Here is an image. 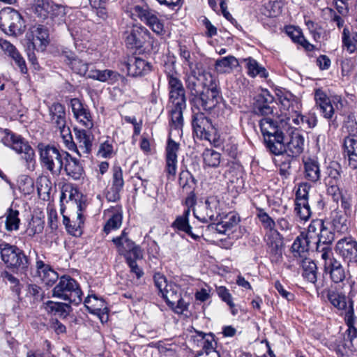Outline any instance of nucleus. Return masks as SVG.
<instances>
[{
	"label": "nucleus",
	"mask_w": 357,
	"mask_h": 357,
	"mask_svg": "<svg viewBox=\"0 0 357 357\" xmlns=\"http://www.w3.org/2000/svg\"><path fill=\"white\" fill-rule=\"evenodd\" d=\"M278 96L280 112L278 121L264 118L259 121V126L270 151L275 155H283L287 151L284 143V135L290 130V94L287 92Z\"/></svg>",
	"instance_id": "nucleus-1"
},
{
	"label": "nucleus",
	"mask_w": 357,
	"mask_h": 357,
	"mask_svg": "<svg viewBox=\"0 0 357 357\" xmlns=\"http://www.w3.org/2000/svg\"><path fill=\"white\" fill-rule=\"evenodd\" d=\"M323 296H326L329 303L336 309L345 312V320L348 329L346 332L348 335H357V328H355V316L354 309V301L348 298L345 294L337 290L336 288H326L321 291Z\"/></svg>",
	"instance_id": "nucleus-2"
},
{
	"label": "nucleus",
	"mask_w": 357,
	"mask_h": 357,
	"mask_svg": "<svg viewBox=\"0 0 357 357\" xmlns=\"http://www.w3.org/2000/svg\"><path fill=\"white\" fill-rule=\"evenodd\" d=\"M37 149L42 167L54 175H59L63 170L64 158L69 156V153L45 143H39Z\"/></svg>",
	"instance_id": "nucleus-3"
},
{
	"label": "nucleus",
	"mask_w": 357,
	"mask_h": 357,
	"mask_svg": "<svg viewBox=\"0 0 357 357\" xmlns=\"http://www.w3.org/2000/svg\"><path fill=\"white\" fill-rule=\"evenodd\" d=\"M318 273L317 264L310 257L291 259V275H301L303 280L314 284L317 291L324 287V282L317 280Z\"/></svg>",
	"instance_id": "nucleus-4"
},
{
	"label": "nucleus",
	"mask_w": 357,
	"mask_h": 357,
	"mask_svg": "<svg viewBox=\"0 0 357 357\" xmlns=\"http://www.w3.org/2000/svg\"><path fill=\"white\" fill-rule=\"evenodd\" d=\"M4 135L2 138L3 143L22 154L28 169H33L35 164V153L32 147L20 135H17L8 129L2 130Z\"/></svg>",
	"instance_id": "nucleus-5"
},
{
	"label": "nucleus",
	"mask_w": 357,
	"mask_h": 357,
	"mask_svg": "<svg viewBox=\"0 0 357 357\" xmlns=\"http://www.w3.org/2000/svg\"><path fill=\"white\" fill-rule=\"evenodd\" d=\"M53 296L78 305L82 302V292L77 281L69 275H63L53 289Z\"/></svg>",
	"instance_id": "nucleus-6"
},
{
	"label": "nucleus",
	"mask_w": 357,
	"mask_h": 357,
	"mask_svg": "<svg viewBox=\"0 0 357 357\" xmlns=\"http://www.w3.org/2000/svg\"><path fill=\"white\" fill-rule=\"evenodd\" d=\"M1 259L8 268H15L23 271L28 269L29 261L22 250L16 245L5 241L0 243Z\"/></svg>",
	"instance_id": "nucleus-7"
},
{
	"label": "nucleus",
	"mask_w": 357,
	"mask_h": 357,
	"mask_svg": "<svg viewBox=\"0 0 357 357\" xmlns=\"http://www.w3.org/2000/svg\"><path fill=\"white\" fill-rule=\"evenodd\" d=\"M25 22L21 14L11 8L0 11V29L6 34L17 36L24 31Z\"/></svg>",
	"instance_id": "nucleus-8"
},
{
	"label": "nucleus",
	"mask_w": 357,
	"mask_h": 357,
	"mask_svg": "<svg viewBox=\"0 0 357 357\" xmlns=\"http://www.w3.org/2000/svg\"><path fill=\"white\" fill-rule=\"evenodd\" d=\"M314 99L315 107L319 111L321 116L327 120L328 126L333 130L339 127V120L335 114V109L330 98L321 88L314 89Z\"/></svg>",
	"instance_id": "nucleus-9"
},
{
	"label": "nucleus",
	"mask_w": 357,
	"mask_h": 357,
	"mask_svg": "<svg viewBox=\"0 0 357 357\" xmlns=\"http://www.w3.org/2000/svg\"><path fill=\"white\" fill-rule=\"evenodd\" d=\"M198 80L195 69H192L190 73L185 76V87L189 92V101L193 111L197 109L208 112L205 93L199 89Z\"/></svg>",
	"instance_id": "nucleus-10"
},
{
	"label": "nucleus",
	"mask_w": 357,
	"mask_h": 357,
	"mask_svg": "<svg viewBox=\"0 0 357 357\" xmlns=\"http://www.w3.org/2000/svg\"><path fill=\"white\" fill-rule=\"evenodd\" d=\"M317 340L335 351L338 357H348L357 351V336H339L331 341H328L325 336H318Z\"/></svg>",
	"instance_id": "nucleus-11"
},
{
	"label": "nucleus",
	"mask_w": 357,
	"mask_h": 357,
	"mask_svg": "<svg viewBox=\"0 0 357 357\" xmlns=\"http://www.w3.org/2000/svg\"><path fill=\"white\" fill-rule=\"evenodd\" d=\"M311 185L307 182L301 183L296 190L294 212L297 218L307 221L312 212L308 203L309 190Z\"/></svg>",
	"instance_id": "nucleus-12"
},
{
	"label": "nucleus",
	"mask_w": 357,
	"mask_h": 357,
	"mask_svg": "<svg viewBox=\"0 0 357 357\" xmlns=\"http://www.w3.org/2000/svg\"><path fill=\"white\" fill-rule=\"evenodd\" d=\"M202 86L208 112L213 109L220 102L222 96L217 78L211 73H203Z\"/></svg>",
	"instance_id": "nucleus-13"
},
{
	"label": "nucleus",
	"mask_w": 357,
	"mask_h": 357,
	"mask_svg": "<svg viewBox=\"0 0 357 357\" xmlns=\"http://www.w3.org/2000/svg\"><path fill=\"white\" fill-rule=\"evenodd\" d=\"M219 206L220 201L217 197H208L204 203L199 204L197 208L193 211L194 216L205 223L218 220L220 216Z\"/></svg>",
	"instance_id": "nucleus-14"
},
{
	"label": "nucleus",
	"mask_w": 357,
	"mask_h": 357,
	"mask_svg": "<svg viewBox=\"0 0 357 357\" xmlns=\"http://www.w3.org/2000/svg\"><path fill=\"white\" fill-rule=\"evenodd\" d=\"M132 15L137 16L155 33L160 35L164 31V26L158 17L156 12L150 9L147 5H136L132 8Z\"/></svg>",
	"instance_id": "nucleus-15"
},
{
	"label": "nucleus",
	"mask_w": 357,
	"mask_h": 357,
	"mask_svg": "<svg viewBox=\"0 0 357 357\" xmlns=\"http://www.w3.org/2000/svg\"><path fill=\"white\" fill-rule=\"evenodd\" d=\"M112 242L116 245L118 252L121 255L130 256L132 254L135 259H140L143 257V253L141 248L136 245L135 243L130 240L127 233L123 230L119 236L114 238Z\"/></svg>",
	"instance_id": "nucleus-16"
},
{
	"label": "nucleus",
	"mask_w": 357,
	"mask_h": 357,
	"mask_svg": "<svg viewBox=\"0 0 357 357\" xmlns=\"http://www.w3.org/2000/svg\"><path fill=\"white\" fill-rule=\"evenodd\" d=\"M198 112L192 116V126L197 137L206 140H210L214 127L210 119L206 117L204 110H197Z\"/></svg>",
	"instance_id": "nucleus-17"
},
{
	"label": "nucleus",
	"mask_w": 357,
	"mask_h": 357,
	"mask_svg": "<svg viewBox=\"0 0 357 357\" xmlns=\"http://www.w3.org/2000/svg\"><path fill=\"white\" fill-rule=\"evenodd\" d=\"M335 250L348 265L357 263V241L353 238L344 237L339 240Z\"/></svg>",
	"instance_id": "nucleus-18"
},
{
	"label": "nucleus",
	"mask_w": 357,
	"mask_h": 357,
	"mask_svg": "<svg viewBox=\"0 0 357 357\" xmlns=\"http://www.w3.org/2000/svg\"><path fill=\"white\" fill-rule=\"evenodd\" d=\"M180 149V144L172 139L169 135L165 148V172L168 178H174L177 170L178 152Z\"/></svg>",
	"instance_id": "nucleus-19"
},
{
	"label": "nucleus",
	"mask_w": 357,
	"mask_h": 357,
	"mask_svg": "<svg viewBox=\"0 0 357 357\" xmlns=\"http://www.w3.org/2000/svg\"><path fill=\"white\" fill-rule=\"evenodd\" d=\"M26 37L29 41V47L37 51H43L49 43L48 30L43 25L33 26Z\"/></svg>",
	"instance_id": "nucleus-20"
},
{
	"label": "nucleus",
	"mask_w": 357,
	"mask_h": 357,
	"mask_svg": "<svg viewBox=\"0 0 357 357\" xmlns=\"http://www.w3.org/2000/svg\"><path fill=\"white\" fill-rule=\"evenodd\" d=\"M132 77H142L149 73L152 70L151 64L147 61L137 56H130L122 63Z\"/></svg>",
	"instance_id": "nucleus-21"
},
{
	"label": "nucleus",
	"mask_w": 357,
	"mask_h": 357,
	"mask_svg": "<svg viewBox=\"0 0 357 357\" xmlns=\"http://www.w3.org/2000/svg\"><path fill=\"white\" fill-rule=\"evenodd\" d=\"M151 33L141 24H134L129 35L126 37V42L131 48L139 49L146 42H150Z\"/></svg>",
	"instance_id": "nucleus-22"
},
{
	"label": "nucleus",
	"mask_w": 357,
	"mask_h": 357,
	"mask_svg": "<svg viewBox=\"0 0 357 357\" xmlns=\"http://www.w3.org/2000/svg\"><path fill=\"white\" fill-rule=\"evenodd\" d=\"M70 107L75 119L87 129L93 126V121L88 107L83 104L78 98L70 100Z\"/></svg>",
	"instance_id": "nucleus-23"
},
{
	"label": "nucleus",
	"mask_w": 357,
	"mask_h": 357,
	"mask_svg": "<svg viewBox=\"0 0 357 357\" xmlns=\"http://www.w3.org/2000/svg\"><path fill=\"white\" fill-rule=\"evenodd\" d=\"M274 98L267 89H262L255 99L254 112L257 115L268 116L273 113Z\"/></svg>",
	"instance_id": "nucleus-24"
},
{
	"label": "nucleus",
	"mask_w": 357,
	"mask_h": 357,
	"mask_svg": "<svg viewBox=\"0 0 357 357\" xmlns=\"http://www.w3.org/2000/svg\"><path fill=\"white\" fill-rule=\"evenodd\" d=\"M324 260V273L330 275L331 281L335 284L342 283L346 279V273L340 261L329 256Z\"/></svg>",
	"instance_id": "nucleus-25"
},
{
	"label": "nucleus",
	"mask_w": 357,
	"mask_h": 357,
	"mask_svg": "<svg viewBox=\"0 0 357 357\" xmlns=\"http://www.w3.org/2000/svg\"><path fill=\"white\" fill-rule=\"evenodd\" d=\"M335 234L325 227L324 225L320 231L317 234V241L316 242V250L321 252V257L326 259L331 251L330 245L334 241Z\"/></svg>",
	"instance_id": "nucleus-26"
},
{
	"label": "nucleus",
	"mask_w": 357,
	"mask_h": 357,
	"mask_svg": "<svg viewBox=\"0 0 357 357\" xmlns=\"http://www.w3.org/2000/svg\"><path fill=\"white\" fill-rule=\"evenodd\" d=\"M302 162L305 178L314 183L319 181L321 178V169L318 158L315 156H303Z\"/></svg>",
	"instance_id": "nucleus-27"
},
{
	"label": "nucleus",
	"mask_w": 357,
	"mask_h": 357,
	"mask_svg": "<svg viewBox=\"0 0 357 357\" xmlns=\"http://www.w3.org/2000/svg\"><path fill=\"white\" fill-rule=\"evenodd\" d=\"M310 239L309 233L301 231L291 244V259H301L308 257Z\"/></svg>",
	"instance_id": "nucleus-28"
},
{
	"label": "nucleus",
	"mask_w": 357,
	"mask_h": 357,
	"mask_svg": "<svg viewBox=\"0 0 357 357\" xmlns=\"http://www.w3.org/2000/svg\"><path fill=\"white\" fill-rule=\"evenodd\" d=\"M190 214V210L189 208L185 209L182 215L176 218L172 224V227L178 231L188 234L193 240L197 241L199 240L200 236L192 232V227L189 223Z\"/></svg>",
	"instance_id": "nucleus-29"
},
{
	"label": "nucleus",
	"mask_w": 357,
	"mask_h": 357,
	"mask_svg": "<svg viewBox=\"0 0 357 357\" xmlns=\"http://www.w3.org/2000/svg\"><path fill=\"white\" fill-rule=\"evenodd\" d=\"M64 61L70 66L75 73L85 76L88 72L89 64L78 58L73 52L70 51H64L62 54Z\"/></svg>",
	"instance_id": "nucleus-30"
},
{
	"label": "nucleus",
	"mask_w": 357,
	"mask_h": 357,
	"mask_svg": "<svg viewBox=\"0 0 357 357\" xmlns=\"http://www.w3.org/2000/svg\"><path fill=\"white\" fill-rule=\"evenodd\" d=\"M0 46L5 53L14 61L21 73L26 74L27 73V68L25 60L17 48L7 40H1Z\"/></svg>",
	"instance_id": "nucleus-31"
},
{
	"label": "nucleus",
	"mask_w": 357,
	"mask_h": 357,
	"mask_svg": "<svg viewBox=\"0 0 357 357\" xmlns=\"http://www.w3.org/2000/svg\"><path fill=\"white\" fill-rule=\"evenodd\" d=\"M218 221V222L213 225L212 227H215L219 234H225L227 231L231 230L238 224L240 217L238 214L231 212L223 217L219 216Z\"/></svg>",
	"instance_id": "nucleus-32"
},
{
	"label": "nucleus",
	"mask_w": 357,
	"mask_h": 357,
	"mask_svg": "<svg viewBox=\"0 0 357 357\" xmlns=\"http://www.w3.org/2000/svg\"><path fill=\"white\" fill-rule=\"evenodd\" d=\"M344 151L348 156L349 165L352 169L357 168V136H347L344 139Z\"/></svg>",
	"instance_id": "nucleus-33"
},
{
	"label": "nucleus",
	"mask_w": 357,
	"mask_h": 357,
	"mask_svg": "<svg viewBox=\"0 0 357 357\" xmlns=\"http://www.w3.org/2000/svg\"><path fill=\"white\" fill-rule=\"evenodd\" d=\"M36 268L40 278L46 285L52 286L58 280V273L43 261H36Z\"/></svg>",
	"instance_id": "nucleus-34"
},
{
	"label": "nucleus",
	"mask_w": 357,
	"mask_h": 357,
	"mask_svg": "<svg viewBox=\"0 0 357 357\" xmlns=\"http://www.w3.org/2000/svg\"><path fill=\"white\" fill-rule=\"evenodd\" d=\"M111 213V217L106 222L103 231L107 234L111 231L119 229L122 224L123 210L121 206H112L107 210Z\"/></svg>",
	"instance_id": "nucleus-35"
},
{
	"label": "nucleus",
	"mask_w": 357,
	"mask_h": 357,
	"mask_svg": "<svg viewBox=\"0 0 357 357\" xmlns=\"http://www.w3.org/2000/svg\"><path fill=\"white\" fill-rule=\"evenodd\" d=\"M63 169L68 176L72 177L74 180L79 179L84 172L79 160L72 157L70 154L69 156L64 158Z\"/></svg>",
	"instance_id": "nucleus-36"
},
{
	"label": "nucleus",
	"mask_w": 357,
	"mask_h": 357,
	"mask_svg": "<svg viewBox=\"0 0 357 357\" xmlns=\"http://www.w3.org/2000/svg\"><path fill=\"white\" fill-rule=\"evenodd\" d=\"M50 123L55 127L66 123L65 107L59 102L53 103L49 107Z\"/></svg>",
	"instance_id": "nucleus-37"
},
{
	"label": "nucleus",
	"mask_w": 357,
	"mask_h": 357,
	"mask_svg": "<svg viewBox=\"0 0 357 357\" xmlns=\"http://www.w3.org/2000/svg\"><path fill=\"white\" fill-rule=\"evenodd\" d=\"M75 139L79 143V148L83 153L89 154L92 148L93 135L89 132L77 128H74Z\"/></svg>",
	"instance_id": "nucleus-38"
},
{
	"label": "nucleus",
	"mask_w": 357,
	"mask_h": 357,
	"mask_svg": "<svg viewBox=\"0 0 357 357\" xmlns=\"http://www.w3.org/2000/svg\"><path fill=\"white\" fill-rule=\"evenodd\" d=\"M86 76L90 79L98 80L102 82H110L111 83H114L119 80L120 75L116 71L112 70L106 69L100 70L96 69L91 70Z\"/></svg>",
	"instance_id": "nucleus-39"
},
{
	"label": "nucleus",
	"mask_w": 357,
	"mask_h": 357,
	"mask_svg": "<svg viewBox=\"0 0 357 357\" xmlns=\"http://www.w3.org/2000/svg\"><path fill=\"white\" fill-rule=\"evenodd\" d=\"M342 43L343 49L349 54H354L357 51V32L350 31L345 26L342 33Z\"/></svg>",
	"instance_id": "nucleus-40"
},
{
	"label": "nucleus",
	"mask_w": 357,
	"mask_h": 357,
	"mask_svg": "<svg viewBox=\"0 0 357 357\" xmlns=\"http://www.w3.org/2000/svg\"><path fill=\"white\" fill-rule=\"evenodd\" d=\"M45 310L55 316L66 318L71 311L70 303H63L48 301L45 303Z\"/></svg>",
	"instance_id": "nucleus-41"
},
{
	"label": "nucleus",
	"mask_w": 357,
	"mask_h": 357,
	"mask_svg": "<svg viewBox=\"0 0 357 357\" xmlns=\"http://www.w3.org/2000/svg\"><path fill=\"white\" fill-rule=\"evenodd\" d=\"M342 173V168L339 162L335 161L330 162L326 169L327 176L324 178L325 184L340 183Z\"/></svg>",
	"instance_id": "nucleus-42"
},
{
	"label": "nucleus",
	"mask_w": 357,
	"mask_h": 357,
	"mask_svg": "<svg viewBox=\"0 0 357 357\" xmlns=\"http://www.w3.org/2000/svg\"><path fill=\"white\" fill-rule=\"evenodd\" d=\"M160 294L167 305L174 307L175 302L178 301V297L181 296V289L178 285L170 283L165 286V289Z\"/></svg>",
	"instance_id": "nucleus-43"
},
{
	"label": "nucleus",
	"mask_w": 357,
	"mask_h": 357,
	"mask_svg": "<svg viewBox=\"0 0 357 357\" xmlns=\"http://www.w3.org/2000/svg\"><path fill=\"white\" fill-rule=\"evenodd\" d=\"M291 41L301 45L305 51L312 52L316 47L311 44L303 36L302 30L295 25H291Z\"/></svg>",
	"instance_id": "nucleus-44"
},
{
	"label": "nucleus",
	"mask_w": 357,
	"mask_h": 357,
	"mask_svg": "<svg viewBox=\"0 0 357 357\" xmlns=\"http://www.w3.org/2000/svg\"><path fill=\"white\" fill-rule=\"evenodd\" d=\"M302 103L299 98L291 93V119L296 125H303L305 123L307 115L302 114L301 109Z\"/></svg>",
	"instance_id": "nucleus-45"
},
{
	"label": "nucleus",
	"mask_w": 357,
	"mask_h": 357,
	"mask_svg": "<svg viewBox=\"0 0 357 357\" xmlns=\"http://www.w3.org/2000/svg\"><path fill=\"white\" fill-rule=\"evenodd\" d=\"M238 65V61L234 56H227L215 61V69L218 73H225Z\"/></svg>",
	"instance_id": "nucleus-46"
},
{
	"label": "nucleus",
	"mask_w": 357,
	"mask_h": 357,
	"mask_svg": "<svg viewBox=\"0 0 357 357\" xmlns=\"http://www.w3.org/2000/svg\"><path fill=\"white\" fill-rule=\"evenodd\" d=\"M185 109H171V130L169 135H172L173 132H176L178 135L182 134V128L183 126V112Z\"/></svg>",
	"instance_id": "nucleus-47"
},
{
	"label": "nucleus",
	"mask_w": 357,
	"mask_h": 357,
	"mask_svg": "<svg viewBox=\"0 0 357 357\" xmlns=\"http://www.w3.org/2000/svg\"><path fill=\"white\" fill-rule=\"evenodd\" d=\"M52 3L51 0H33L32 8L34 13L42 20L47 19L50 15Z\"/></svg>",
	"instance_id": "nucleus-48"
},
{
	"label": "nucleus",
	"mask_w": 357,
	"mask_h": 357,
	"mask_svg": "<svg viewBox=\"0 0 357 357\" xmlns=\"http://www.w3.org/2000/svg\"><path fill=\"white\" fill-rule=\"evenodd\" d=\"M165 74L168 82L169 93L185 89L181 80L178 76V73L174 70V68L170 69L169 71L165 70Z\"/></svg>",
	"instance_id": "nucleus-49"
},
{
	"label": "nucleus",
	"mask_w": 357,
	"mask_h": 357,
	"mask_svg": "<svg viewBox=\"0 0 357 357\" xmlns=\"http://www.w3.org/2000/svg\"><path fill=\"white\" fill-rule=\"evenodd\" d=\"M77 213L76 220L71 221L70 226L67 227V231L75 236H80L82 233V227L84 225V216L82 215V204L77 205Z\"/></svg>",
	"instance_id": "nucleus-50"
},
{
	"label": "nucleus",
	"mask_w": 357,
	"mask_h": 357,
	"mask_svg": "<svg viewBox=\"0 0 357 357\" xmlns=\"http://www.w3.org/2000/svg\"><path fill=\"white\" fill-rule=\"evenodd\" d=\"M244 61L246 63L248 75L251 77L259 75L261 77H266L268 76L266 70L259 66L258 62L254 59L248 57L245 59Z\"/></svg>",
	"instance_id": "nucleus-51"
},
{
	"label": "nucleus",
	"mask_w": 357,
	"mask_h": 357,
	"mask_svg": "<svg viewBox=\"0 0 357 357\" xmlns=\"http://www.w3.org/2000/svg\"><path fill=\"white\" fill-rule=\"evenodd\" d=\"M204 163L210 167H218L221 161V155L219 152L212 149H206L202 153Z\"/></svg>",
	"instance_id": "nucleus-52"
},
{
	"label": "nucleus",
	"mask_w": 357,
	"mask_h": 357,
	"mask_svg": "<svg viewBox=\"0 0 357 357\" xmlns=\"http://www.w3.org/2000/svg\"><path fill=\"white\" fill-rule=\"evenodd\" d=\"M305 139L303 135L291 131V158L296 157L303 152Z\"/></svg>",
	"instance_id": "nucleus-53"
},
{
	"label": "nucleus",
	"mask_w": 357,
	"mask_h": 357,
	"mask_svg": "<svg viewBox=\"0 0 357 357\" xmlns=\"http://www.w3.org/2000/svg\"><path fill=\"white\" fill-rule=\"evenodd\" d=\"M19 211L10 208L6 220V228L8 231L17 230L19 229Z\"/></svg>",
	"instance_id": "nucleus-54"
},
{
	"label": "nucleus",
	"mask_w": 357,
	"mask_h": 357,
	"mask_svg": "<svg viewBox=\"0 0 357 357\" xmlns=\"http://www.w3.org/2000/svg\"><path fill=\"white\" fill-rule=\"evenodd\" d=\"M179 185L186 190H192L194 185V178L191 173L188 170H183L179 174L178 177Z\"/></svg>",
	"instance_id": "nucleus-55"
},
{
	"label": "nucleus",
	"mask_w": 357,
	"mask_h": 357,
	"mask_svg": "<svg viewBox=\"0 0 357 357\" xmlns=\"http://www.w3.org/2000/svg\"><path fill=\"white\" fill-rule=\"evenodd\" d=\"M115 151L113 146V141L107 139L101 143L98 151V155L103 158H111L114 155Z\"/></svg>",
	"instance_id": "nucleus-56"
},
{
	"label": "nucleus",
	"mask_w": 357,
	"mask_h": 357,
	"mask_svg": "<svg viewBox=\"0 0 357 357\" xmlns=\"http://www.w3.org/2000/svg\"><path fill=\"white\" fill-rule=\"evenodd\" d=\"M112 186L121 189L124 186L123 170L119 165H114L112 167Z\"/></svg>",
	"instance_id": "nucleus-57"
},
{
	"label": "nucleus",
	"mask_w": 357,
	"mask_h": 357,
	"mask_svg": "<svg viewBox=\"0 0 357 357\" xmlns=\"http://www.w3.org/2000/svg\"><path fill=\"white\" fill-rule=\"evenodd\" d=\"M347 215L342 214V212L335 211L333 219V226L340 231L347 229Z\"/></svg>",
	"instance_id": "nucleus-58"
},
{
	"label": "nucleus",
	"mask_w": 357,
	"mask_h": 357,
	"mask_svg": "<svg viewBox=\"0 0 357 357\" xmlns=\"http://www.w3.org/2000/svg\"><path fill=\"white\" fill-rule=\"evenodd\" d=\"M66 14V7L64 6L56 4L52 2L49 15L52 20L57 19L58 20L61 21Z\"/></svg>",
	"instance_id": "nucleus-59"
},
{
	"label": "nucleus",
	"mask_w": 357,
	"mask_h": 357,
	"mask_svg": "<svg viewBox=\"0 0 357 357\" xmlns=\"http://www.w3.org/2000/svg\"><path fill=\"white\" fill-rule=\"evenodd\" d=\"M325 185L326 186L327 195L331 196L333 200L336 203H338L341 195L343 194L340 188V183H330Z\"/></svg>",
	"instance_id": "nucleus-60"
},
{
	"label": "nucleus",
	"mask_w": 357,
	"mask_h": 357,
	"mask_svg": "<svg viewBox=\"0 0 357 357\" xmlns=\"http://www.w3.org/2000/svg\"><path fill=\"white\" fill-rule=\"evenodd\" d=\"M257 216L266 229L270 231L273 229L275 227L274 221L263 209H258Z\"/></svg>",
	"instance_id": "nucleus-61"
},
{
	"label": "nucleus",
	"mask_w": 357,
	"mask_h": 357,
	"mask_svg": "<svg viewBox=\"0 0 357 357\" xmlns=\"http://www.w3.org/2000/svg\"><path fill=\"white\" fill-rule=\"evenodd\" d=\"M135 257L130 256L126 257V263L130 268V272L136 275L137 279L141 278L144 275L143 270L137 265Z\"/></svg>",
	"instance_id": "nucleus-62"
},
{
	"label": "nucleus",
	"mask_w": 357,
	"mask_h": 357,
	"mask_svg": "<svg viewBox=\"0 0 357 357\" xmlns=\"http://www.w3.org/2000/svg\"><path fill=\"white\" fill-rule=\"evenodd\" d=\"M27 294L33 298V301H40L43 298L44 292L36 284H29L27 288Z\"/></svg>",
	"instance_id": "nucleus-63"
},
{
	"label": "nucleus",
	"mask_w": 357,
	"mask_h": 357,
	"mask_svg": "<svg viewBox=\"0 0 357 357\" xmlns=\"http://www.w3.org/2000/svg\"><path fill=\"white\" fill-rule=\"evenodd\" d=\"M218 294L219 297L225 302L230 308L234 307V302L232 301V296L229 293V290L225 287H220L217 289Z\"/></svg>",
	"instance_id": "nucleus-64"
}]
</instances>
